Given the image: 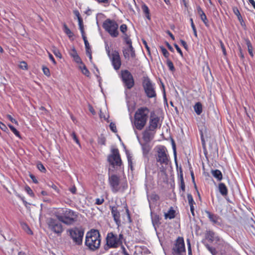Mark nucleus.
<instances>
[{"label":"nucleus","instance_id":"1","mask_svg":"<svg viewBox=\"0 0 255 255\" xmlns=\"http://www.w3.org/2000/svg\"><path fill=\"white\" fill-rule=\"evenodd\" d=\"M53 214L57 219L67 225H73L78 218L77 212L66 208L57 209Z\"/></svg>","mask_w":255,"mask_h":255},{"label":"nucleus","instance_id":"2","mask_svg":"<svg viewBox=\"0 0 255 255\" xmlns=\"http://www.w3.org/2000/svg\"><path fill=\"white\" fill-rule=\"evenodd\" d=\"M149 109L146 107H141L137 110L134 116V126L137 129L141 130L147 121Z\"/></svg>","mask_w":255,"mask_h":255},{"label":"nucleus","instance_id":"3","mask_svg":"<svg viewBox=\"0 0 255 255\" xmlns=\"http://www.w3.org/2000/svg\"><path fill=\"white\" fill-rule=\"evenodd\" d=\"M108 180L111 190L114 193L118 192H123L128 188L127 181L121 180L117 175H109Z\"/></svg>","mask_w":255,"mask_h":255},{"label":"nucleus","instance_id":"4","mask_svg":"<svg viewBox=\"0 0 255 255\" xmlns=\"http://www.w3.org/2000/svg\"><path fill=\"white\" fill-rule=\"evenodd\" d=\"M100 243V235L97 230H92L87 233L85 244L89 249L96 250L99 248Z\"/></svg>","mask_w":255,"mask_h":255},{"label":"nucleus","instance_id":"5","mask_svg":"<svg viewBox=\"0 0 255 255\" xmlns=\"http://www.w3.org/2000/svg\"><path fill=\"white\" fill-rule=\"evenodd\" d=\"M58 219L52 218H47L46 223L48 229L57 235H60L63 231V226Z\"/></svg>","mask_w":255,"mask_h":255},{"label":"nucleus","instance_id":"6","mask_svg":"<svg viewBox=\"0 0 255 255\" xmlns=\"http://www.w3.org/2000/svg\"><path fill=\"white\" fill-rule=\"evenodd\" d=\"M103 26L112 37H116L118 36L119 26L115 21L108 19L104 21Z\"/></svg>","mask_w":255,"mask_h":255},{"label":"nucleus","instance_id":"7","mask_svg":"<svg viewBox=\"0 0 255 255\" xmlns=\"http://www.w3.org/2000/svg\"><path fill=\"white\" fill-rule=\"evenodd\" d=\"M123 236L114 234L113 233H108L107 236V244L110 248H117L122 244Z\"/></svg>","mask_w":255,"mask_h":255},{"label":"nucleus","instance_id":"8","mask_svg":"<svg viewBox=\"0 0 255 255\" xmlns=\"http://www.w3.org/2000/svg\"><path fill=\"white\" fill-rule=\"evenodd\" d=\"M106 51L115 70L120 69L121 66V60L119 53L116 50H112L111 52L109 47L106 48Z\"/></svg>","mask_w":255,"mask_h":255},{"label":"nucleus","instance_id":"9","mask_svg":"<svg viewBox=\"0 0 255 255\" xmlns=\"http://www.w3.org/2000/svg\"><path fill=\"white\" fill-rule=\"evenodd\" d=\"M73 242L77 245H80L82 243L84 232L78 228H74L68 231Z\"/></svg>","mask_w":255,"mask_h":255},{"label":"nucleus","instance_id":"10","mask_svg":"<svg viewBox=\"0 0 255 255\" xmlns=\"http://www.w3.org/2000/svg\"><path fill=\"white\" fill-rule=\"evenodd\" d=\"M173 254L177 255H185V248L183 238L178 237L173 247Z\"/></svg>","mask_w":255,"mask_h":255},{"label":"nucleus","instance_id":"11","mask_svg":"<svg viewBox=\"0 0 255 255\" xmlns=\"http://www.w3.org/2000/svg\"><path fill=\"white\" fill-rule=\"evenodd\" d=\"M108 160L113 166H121L122 160L118 149L114 148L112 150V153L109 155Z\"/></svg>","mask_w":255,"mask_h":255},{"label":"nucleus","instance_id":"12","mask_svg":"<svg viewBox=\"0 0 255 255\" xmlns=\"http://www.w3.org/2000/svg\"><path fill=\"white\" fill-rule=\"evenodd\" d=\"M162 124V120L160 118L152 112L150 114L149 126L150 129L155 130L157 128H160Z\"/></svg>","mask_w":255,"mask_h":255},{"label":"nucleus","instance_id":"13","mask_svg":"<svg viewBox=\"0 0 255 255\" xmlns=\"http://www.w3.org/2000/svg\"><path fill=\"white\" fill-rule=\"evenodd\" d=\"M123 81L128 89H131L134 85V80L131 73L128 70L121 71Z\"/></svg>","mask_w":255,"mask_h":255},{"label":"nucleus","instance_id":"14","mask_svg":"<svg viewBox=\"0 0 255 255\" xmlns=\"http://www.w3.org/2000/svg\"><path fill=\"white\" fill-rule=\"evenodd\" d=\"M143 87L147 96L148 98H153L156 96L154 84H152L149 79L144 81Z\"/></svg>","mask_w":255,"mask_h":255},{"label":"nucleus","instance_id":"15","mask_svg":"<svg viewBox=\"0 0 255 255\" xmlns=\"http://www.w3.org/2000/svg\"><path fill=\"white\" fill-rule=\"evenodd\" d=\"M157 161L161 164L167 165L168 162V157L166 154V149L165 147L161 146L158 147L157 150Z\"/></svg>","mask_w":255,"mask_h":255},{"label":"nucleus","instance_id":"16","mask_svg":"<svg viewBox=\"0 0 255 255\" xmlns=\"http://www.w3.org/2000/svg\"><path fill=\"white\" fill-rule=\"evenodd\" d=\"M154 133V130L150 129L149 128H146L142 133L143 140L146 142L150 141L153 138Z\"/></svg>","mask_w":255,"mask_h":255},{"label":"nucleus","instance_id":"17","mask_svg":"<svg viewBox=\"0 0 255 255\" xmlns=\"http://www.w3.org/2000/svg\"><path fill=\"white\" fill-rule=\"evenodd\" d=\"M123 54L125 59H129L130 58L135 57V53L132 46H128L123 50Z\"/></svg>","mask_w":255,"mask_h":255},{"label":"nucleus","instance_id":"18","mask_svg":"<svg viewBox=\"0 0 255 255\" xmlns=\"http://www.w3.org/2000/svg\"><path fill=\"white\" fill-rule=\"evenodd\" d=\"M206 238L211 242H217L220 240L219 237L217 236L214 232L211 231H208L206 234Z\"/></svg>","mask_w":255,"mask_h":255},{"label":"nucleus","instance_id":"19","mask_svg":"<svg viewBox=\"0 0 255 255\" xmlns=\"http://www.w3.org/2000/svg\"><path fill=\"white\" fill-rule=\"evenodd\" d=\"M112 214L116 224L119 226L121 224L120 212L116 208L113 207L112 210Z\"/></svg>","mask_w":255,"mask_h":255},{"label":"nucleus","instance_id":"20","mask_svg":"<svg viewBox=\"0 0 255 255\" xmlns=\"http://www.w3.org/2000/svg\"><path fill=\"white\" fill-rule=\"evenodd\" d=\"M206 213L207 214L208 217L212 222H213L214 224H216L218 225L220 224V221L221 220V218L219 217V216L215 214H213L208 211L206 212Z\"/></svg>","mask_w":255,"mask_h":255},{"label":"nucleus","instance_id":"21","mask_svg":"<svg viewBox=\"0 0 255 255\" xmlns=\"http://www.w3.org/2000/svg\"><path fill=\"white\" fill-rule=\"evenodd\" d=\"M70 56L73 58V60L78 64L79 65L80 64H81L82 60L80 58V57L78 55L76 50L75 49H73L71 50V51L70 52Z\"/></svg>","mask_w":255,"mask_h":255},{"label":"nucleus","instance_id":"22","mask_svg":"<svg viewBox=\"0 0 255 255\" xmlns=\"http://www.w3.org/2000/svg\"><path fill=\"white\" fill-rule=\"evenodd\" d=\"M218 189L223 196H226L228 193L227 186L224 183H220L218 185Z\"/></svg>","mask_w":255,"mask_h":255},{"label":"nucleus","instance_id":"23","mask_svg":"<svg viewBox=\"0 0 255 255\" xmlns=\"http://www.w3.org/2000/svg\"><path fill=\"white\" fill-rule=\"evenodd\" d=\"M198 12L200 16V18L203 21L204 24L207 26L208 25V20L204 11L202 10L200 6L197 7Z\"/></svg>","mask_w":255,"mask_h":255},{"label":"nucleus","instance_id":"24","mask_svg":"<svg viewBox=\"0 0 255 255\" xmlns=\"http://www.w3.org/2000/svg\"><path fill=\"white\" fill-rule=\"evenodd\" d=\"M211 173L212 175L218 181H221L222 179V173L219 170L216 169L214 170H212Z\"/></svg>","mask_w":255,"mask_h":255},{"label":"nucleus","instance_id":"25","mask_svg":"<svg viewBox=\"0 0 255 255\" xmlns=\"http://www.w3.org/2000/svg\"><path fill=\"white\" fill-rule=\"evenodd\" d=\"M79 68L81 70L82 73L85 76L89 77L90 76V72L86 68V66L83 62L78 66Z\"/></svg>","mask_w":255,"mask_h":255},{"label":"nucleus","instance_id":"26","mask_svg":"<svg viewBox=\"0 0 255 255\" xmlns=\"http://www.w3.org/2000/svg\"><path fill=\"white\" fill-rule=\"evenodd\" d=\"M194 110L197 115H200L202 112V105L201 103L197 102L194 106Z\"/></svg>","mask_w":255,"mask_h":255},{"label":"nucleus","instance_id":"27","mask_svg":"<svg viewBox=\"0 0 255 255\" xmlns=\"http://www.w3.org/2000/svg\"><path fill=\"white\" fill-rule=\"evenodd\" d=\"M165 219H173L175 217V211L174 210L170 209L167 213H165L164 215Z\"/></svg>","mask_w":255,"mask_h":255},{"label":"nucleus","instance_id":"28","mask_svg":"<svg viewBox=\"0 0 255 255\" xmlns=\"http://www.w3.org/2000/svg\"><path fill=\"white\" fill-rule=\"evenodd\" d=\"M141 9L143 12L145 14L146 18L148 19H150V17L149 15V10L147 6L144 4L141 6Z\"/></svg>","mask_w":255,"mask_h":255},{"label":"nucleus","instance_id":"29","mask_svg":"<svg viewBox=\"0 0 255 255\" xmlns=\"http://www.w3.org/2000/svg\"><path fill=\"white\" fill-rule=\"evenodd\" d=\"M63 30L69 37L70 38L73 36V32L71 31V30L67 27V26L66 24H64L63 25Z\"/></svg>","mask_w":255,"mask_h":255},{"label":"nucleus","instance_id":"30","mask_svg":"<svg viewBox=\"0 0 255 255\" xmlns=\"http://www.w3.org/2000/svg\"><path fill=\"white\" fill-rule=\"evenodd\" d=\"M125 209L126 213V217L124 218V220L125 222H128L130 223L131 222V220L130 217L129 210L127 206L125 207Z\"/></svg>","mask_w":255,"mask_h":255},{"label":"nucleus","instance_id":"31","mask_svg":"<svg viewBox=\"0 0 255 255\" xmlns=\"http://www.w3.org/2000/svg\"><path fill=\"white\" fill-rule=\"evenodd\" d=\"M166 63H167V65L170 71H174V70H175L174 66L173 65V63L172 62V61L171 60L167 59V61H166Z\"/></svg>","mask_w":255,"mask_h":255},{"label":"nucleus","instance_id":"32","mask_svg":"<svg viewBox=\"0 0 255 255\" xmlns=\"http://www.w3.org/2000/svg\"><path fill=\"white\" fill-rule=\"evenodd\" d=\"M187 199L188 201V203L189 204V206H194V204H195V203L193 200V198L192 197V196L190 194H188L187 195Z\"/></svg>","mask_w":255,"mask_h":255},{"label":"nucleus","instance_id":"33","mask_svg":"<svg viewBox=\"0 0 255 255\" xmlns=\"http://www.w3.org/2000/svg\"><path fill=\"white\" fill-rule=\"evenodd\" d=\"M52 51L54 55L58 58H62V55L61 53L60 52L59 50L57 49L55 47H53Z\"/></svg>","mask_w":255,"mask_h":255},{"label":"nucleus","instance_id":"34","mask_svg":"<svg viewBox=\"0 0 255 255\" xmlns=\"http://www.w3.org/2000/svg\"><path fill=\"white\" fill-rule=\"evenodd\" d=\"M21 225L22 227L26 231L28 234H32L31 230L29 229V228L28 227L26 224L23 223Z\"/></svg>","mask_w":255,"mask_h":255},{"label":"nucleus","instance_id":"35","mask_svg":"<svg viewBox=\"0 0 255 255\" xmlns=\"http://www.w3.org/2000/svg\"><path fill=\"white\" fill-rule=\"evenodd\" d=\"M9 128L11 129V130L13 132V133L17 137H20L19 132L16 130V129L14 128L12 126L9 125Z\"/></svg>","mask_w":255,"mask_h":255},{"label":"nucleus","instance_id":"36","mask_svg":"<svg viewBox=\"0 0 255 255\" xmlns=\"http://www.w3.org/2000/svg\"><path fill=\"white\" fill-rule=\"evenodd\" d=\"M73 139L75 141V142L79 145V146H81V144L80 143V141L79 139H78L75 133L74 132H73L71 134Z\"/></svg>","mask_w":255,"mask_h":255},{"label":"nucleus","instance_id":"37","mask_svg":"<svg viewBox=\"0 0 255 255\" xmlns=\"http://www.w3.org/2000/svg\"><path fill=\"white\" fill-rule=\"evenodd\" d=\"M126 155L128 158V164L131 166L132 161V156L129 151L126 150Z\"/></svg>","mask_w":255,"mask_h":255},{"label":"nucleus","instance_id":"38","mask_svg":"<svg viewBox=\"0 0 255 255\" xmlns=\"http://www.w3.org/2000/svg\"><path fill=\"white\" fill-rule=\"evenodd\" d=\"M160 49L164 57L167 58L169 55V53L167 50L163 47H160Z\"/></svg>","mask_w":255,"mask_h":255},{"label":"nucleus","instance_id":"39","mask_svg":"<svg viewBox=\"0 0 255 255\" xmlns=\"http://www.w3.org/2000/svg\"><path fill=\"white\" fill-rule=\"evenodd\" d=\"M248 52L250 54V55L253 57L254 56V54H253V47L251 45V44L249 42L248 43Z\"/></svg>","mask_w":255,"mask_h":255},{"label":"nucleus","instance_id":"40","mask_svg":"<svg viewBox=\"0 0 255 255\" xmlns=\"http://www.w3.org/2000/svg\"><path fill=\"white\" fill-rule=\"evenodd\" d=\"M19 68L23 70H26L27 69V65L24 61H22L19 64Z\"/></svg>","mask_w":255,"mask_h":255},{"label":"nucleus","instance_id":"41","mask_svg":"<svg viewBox=\"0 0 255 255\" xmlns=\"http://www.w3.org/2000/svg\"><path fill=\"white\" fill-rule=\"evenodd\" d=\"M25 190L26 191V192L31 197L33 196H34V194H33V192L32 191V190L31 189V188L28 186H26L25 187Z\"/></svg>","mask_w":255,"mask_h":255},{"label":"nucleus","instance_id":"42","mask_svg":"<svg viewBox=\"0 0 255 255\" xmlns=\"http://www.w3.org/2000/svg\"><path fill=\"white\" fill-rule=\"evenodd\" d=\"M78 23H79L78 24H79V28H80L81 32L83 33V32H84V26L83 25V22H82V18H79Z\"/></svg>","mask_w":255,"mask_h":255},{"label":"nucleus","instance_id":"43","mask_svg":"<svg viewBox=\"0 0 255 255\" xmlns=\"http://www.w3.org/2000/svg\"><path fill=\"white\" fill-rule=\"evenodd\" d=\"M104 202V199L101 197L96 199V204L97 205H101Z\"/></svg>","mask_w":255,"mask_h":255},{"label":"nucleus","instance_id":"44","mask_svg":"<svg viewBox=\"0 0 255 255\" xmlns=\"http://www.w3.org/2000/svg\"><path fill=\"white\" fill-rule=\"evenodd\" d=\"M110 128L112 131H113L114 132H117V128L116 125L115 124L111 123L110 125Z\"/></svg>","mask_w":255,"mask_h":255},{"label":"nucleus","instance_id":"45","mask_svg":"<svg viewBox=\"0 0 255 255\" xmlns=\"http://www.w3.org/2000/svg\"><path fill=\"white\" fill-rule=\"evenodd\" d=\"M125 40L126 43L128 45V46H132L131 45V41L130 38L127 36L126 35L125 38Z\"/></svg>","mask_w":255,"mask_h":255},{"label":"nucleus","instance_id":"46","mask_svg":"<svg viewBox=\"0 0 255 255\" xmlns=\"http://www.w3.org/2000/svg\"><path fill=\"white\" fill-rule=\"evenodd\" d=\"M127 30V26L126 24H123L121 25L120 30L122 32H123V33H125L126 32Z\"/></svg>","mask_w":255,"mask_h":255},{"label":"nucleus","instance_id":"47","mask_svg":"<svg viewBox=\"0 0 255 255\" xmlns=\"http://www.w3.org/2000/svg\"><path fill=\"white\" fill-rule=\"evenodd\" d=\"M187 245H188V255H192L191 248V244L190 242L189 239L187 240Z\"/></svg>","mask_w":255,"mask_h":255},{"label":"nucleus","instance_id":"48","mask_svg":"<svg viewBox=\"0 0 255 255\" xmlns=\"http://www.w3.org/2000/svg\"><path fill=\"white\" fill-rule=\"evenodd\" d=\"M43 72L44 74L46 76H49L50 75V71L48 68L46 67H43L42 68Z\"/></svg>","mask_w":255,"mask_h":255},{"label":"nucleus","instance_id":"49","mask_svg":"<svg viewBox=\"0 0 255 255\" xmlns=\"http://www.w3.org/2000/svg\"><path fill=\"white\" fill-rule=\"evenodd\" d=\"M37 167L39 169V170L42 172H45L46 171L44 166L41 163L38 164Z\"/></svg>","mask_w":255,"mask_h":255},{"label":"nucleus","instance_id":"50","mask_svg":"<svg viewBox=\"0 0 255 255\" xmlns=\"http://www.w3.org/2000/svg\"><path fill=\"white\" fill-rule=\"evenodd\" d=\"M49 186L54 189L58 193H59V189L56 185L52 184L51 185H49Z\"/></svg>","mask_w":255,"mask_h":255},{"label":"nucleus","instance_id":"51","mask_svg":"<svg viewBox=\"0 0 255 255\" xmlns=\"http://www.w3.org/2000/svg\"><path fill=\"white\" fill-rule=\"evenodd\" d=\"M7 118L12 123H14L15 124H18V122H17V121L13 119L10 115H7Z\"/></svg>","mask_w":255,"mask_h":255},{"label":"nucleus","instance_id":"52","mask_svg":"<svg viewBox=\"0 0 255 255\" xmlns=\"http://www.w3.org/2000/svg\"><path fill=\"white\" fill-rule=\"evenodd\" d=\"M206 248L208 250L212 253L213 255H215L216 251L215 250L211 247H210L209 245H206Z\"/></svg>","mask_w":255,"mask_h":255},{"label":"nucleus","instance_id":"53","mask_svg":"<svg viewBox=\"0 0 255 255\" xmlns=\"http://www.w3.org/2000/svg\"><path fill=\"white\" fill-rule=\"evenodd\" d=\"M191 27L192 28V29L193 30V32H194V34L195 35V36H196V37H197V31H196V28H195V25L194 24L193 22H192V23H191Z\"/></svg>","mask_w":255,"mask_h":255},{"label":"nucleus","instance_id":"54","mask_svg":"<svg viewBox=\"0 0 255 255\" xmlns=\"http://www.w3.org/2000/svg\"><path fill=\"white\" fill-rule=\"evenodd\" d=\"M85 43V48L86 49V52L91 51L90 47V44L88 41H86Z\"/></svg>","mask_w":255,"mask_h":255},{"label":"nucleus","instance_id":"55","mask_svg":"<svg viewBox=\"0 0 255 255\" xmlns=\"http://www.w3.org/2000/svg\"><path fill=\"white\" fill-rule=\"evenodd\" d=\"M174 46H175V47L176 48L177 51H178V52H179L180 53V54L181 56H182V52L181 49L179 47V46L177 44H175Z\"/></svg>","mask_w":255,"mask_h":255},{"label":"nucleus","instance_id":"56","mask_svg":"<svg viewBox=\"0 0 255 255\" xmlns=\"http://www.w3.org/2000/svg\"><path fill=\"white\" fill-rule=\"evenodd\" d=\"M180 42L182 44V45L185 48V49H187V44L186 43V42L183 40H180Z\"/></svg>","mask_w":255,"mask_h":255},{"label":"nucleus","instance_id":"57","mask_svg":"<svg viewBox=\"0 0 255 255\" xmlns=\"http://www.w3.org/2000/svg\"><path fill=\"white\" fill-rule=\"evenodd\" d=\"M49 59L52 61V62L54 64H56V61L53 57V56L50 53H49Z\"/></svg>","mask_w":255,"mask_h":255},{"label":"nucleus","instance_id":"58","mask_svg":"<svg viewBox=\"0 0 255 255\" xmlns=\"http://www.w3.org/2000/svg\"><path fill=\"white\" fill-rule=\"evenodd\" d=\"M74 13L77 16L78 20H79V18H81V17H80V14L78 10H74Z\"/></svg>","mask_w":255,"mask_h":255},{"label":"nucleus","instance_id":"59","mask_svg":"<svg viewBox=\"0 0 255 255\" xmlns=\"http://www.w3.org/2000/svg\"><path fill=\"white\" fill-rule=\"evenodd\" d=\"M234 13H235V14L238 16V17H241V14L239 11V10L236 8V9H234Z\"/></svg>","mask_w":255,"mask_h":255},{"label":"nucleus","instance_id":"60","mask_svg":"<svg viewBox=\"0 0 255 255\" xmlns=\"http://www.w3.org/2000/svg\"><path fill=\"white\" fill-rule=\"evenodd\" d=\"M190 211L192 213V215H193V216H195V213H194V206H190Z\"/></svg>","mask_w":255,"mask_h":255},{"label":"nucleus","instance_id":"61","mask_svg":"<svg viewBox=\"0 0 255 255\" xmlns=\"http://www.w3.org/2000/svg\"><path fill=\"white\" fill-rule=\"evenodd\" d=\"M70 191L73 194H75L76 192V188L75 186H73L70 188Z\"/></svg>","mask_w":255,"mask_h":255},{"label":"nucleus","instance_id":"62","mask_svg":"<svg viewBox=\"0 0 255 255\" xmlns=\"http://www.w3.org/2000/svg\"><path fill=\"white\" fill-rule=\"evenodd\" d=\"M181 188L183 191L185 190V185L184 183L183 179H182L181 181Z\"/></svg>","mask_w":255,"mask_h":255},{"label":"nucleus","instance_id":"63","mask_svg":"<svg viewBox=\"0 0 255 255\" xmlns=\"http://www.w3.org/2000/svg\"><path fill=\"white\" fill-rule=\"evenodd\" d=\"M221 47H222V51H223V54L225 55H226V50H225V47L223 45V44L222 43H221Z\"/></svg>","mask_w":255,"mask_h":255},{"label":"nucleus","instance_id":"64","mask_svg":"<svg viewBox=\"0 0 255 255\" xmlns=\"http://www.w3.org/2000/svg\"><path fill=\"white\" fill-rule=\"evenodd\" d=\"M30 176L34 183H37V181L36 180L35 177L33 175H30Z\"/></svg>","mask_w":255,"mask_h":255}]
</instances>
